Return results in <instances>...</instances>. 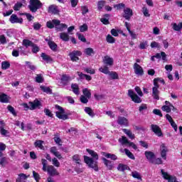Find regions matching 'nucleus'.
<instances>
[{
    "instance_id": "1",
    "label": "nucleus",
    "mask_w": 182,
    "mask_h": 182,
    "mask_svg": "<svg viewBox=\"0 0 182 182\" xmlns=\"http://www.w3.org/2000/svg\"><path fill=\"white\" fill-rule=\"evenodd\" d=\"M88 154L91 156L89 157L87 156H84V161L90 168H93L95 171H99V166H97V160H99V155L95 151L87 149Z\"/></svg>"
},
{
    "instance_id": "2",
    "label": "nucleus",
    "mask_w": 182,
    "mask_h": 182,
    "mask_svg": "<svg viewBox=\"0 0 182 182\" xmlns=\"http://www.w3.org/2000/svg\"><path fill=\"white\" fill-rule=\"evenodd\" d=\"M46 26L47 28H49V29H53V28L55 26L56 30L60 31V32H63V31L68 29V25L60 23V21L58 19H53L52 21H48Z\"/></svg>"
},
{
    "instance_id": "3",
    "label": "nucleus",
    "mask_w": 182,
    "mask_h": 182,
    "mask_svg": "<svg viewBox=\"0 0 182 182\" xmlns=\"http://www.w3.org/2000/svg\"><path fill=\"white\" fill-rule=\"evenodd\" d=\"M21 106L24 110H35L42 107V102L38 100H35L33 102H29L28 105L27 103H23Z\"/></svg>"
},
{
    "instance_id": "4",
    "label": "nucleus",
    "mask_w": 182,
    "mask_h": 182,
    "mask_svg": "<svg viewBox=\"0 0 182 182\" xmlns=\"http://www.w3.org/2000/svg\"><path fill=\"white\" fill-rule=\"evenodd\" d=\"M55 109H57V111L55 112L56 117L61 120H68V119H69L68 114H65V109H63L62 107L55 105Z\"/></svg>"
},
{
    "instance_id": "5",
    "label": "nucleus",
    "mask_w": 182,
    "mask_h": 182,
    "mask_svg": "<svg viewBox=\"0 0 182 182\" xmlns=\"http://www.w3.org/2000/svg\"><path fill=\"white\" fill-rule=\"evenodd\" d=\"M157 80H159V78H155L154 80V87H152V97L156 100H159L160 99V91L159 90L160 85L157 83Z\"/></svg>"
},
{
    "instance_id": "6",
    "label": "nucleus",
    "mask_w": 182,
    "mask_h": 182,
    "mask_svg": "<svg viewBox=\"0 0 182 182\" xmlns=\"http://www.w3.org/2000/svg\"><path fill=\"white\" fill-rule=\"evenodd\" d=\"M28 8L31 12H36L38 9L42 8V3L39 0H30Z\"/></svg>"
},
{
    "instance_id": "7",
    "label": "nucleus",
    "mask_w": 182,
    "mask_h": 182,
    "mask_svg": "<svg viewBox=\"0 0 182 182\" xmlns=\"http://www.w3.org/2000/svg\"><path fill=\"white\" fill-rule=\"evenodd\" d=\"M128 96L131 97V99L132 100L133 102H134V103H141V99L139 96H137L136 93H134V90H129Z\"/></svg>"
},
{
    "instance_id": "8",
    "label": "nucleus",
    "mask_w": 182,
    "mask_h": 182,
    "mask_svg": "<svg viewBox=\"0 0 182 182\" xmlns=\"http://www.w3.org/2000/svg\"><path fill=\"white\" fill-rule=\"evenodd\" d=\"M134 70L135 75H137V76H143L144 75V70H143V67L139 65L137 63H135L134 64Z\"/></svg>"
},
{
    "instance_id": "9",
    "label": "nucleus",
    "mask_w": 182,
    "mask_h": 182,
    "mask_svg": "<svg viewBox=\"0 0 182 182\" xmlns=\"http://www.w3.org/2000/svg\"><path fill=\"white\" fill-rule=\"evenodd\" d=\"M161 173L163 176V178L165 180H168V182H178L175 176L168 175V173L167 172H165L164 170L161 169Z\"/></svg>"
},
{
    "instance_id": "10",
    "label": "nucleus",
    "mask_w": 182,
    "mask_h": 182,
    "mask_svg": "<svg viewBox=\"0 0 182 182\" xmlns=\"http://www.w3.org/2000/svg\"><path fill=\"white\" fill-rule=\"evenodd\" d=\"M46 171L49 176L51 177H55V176H59V172L55 168V166L53 165H48L46 169Z\"/></svg>"
},
{
    "instance_id": "11",
    "label": "nucleus",
    "mask_w": 182,
    "mask_h": 182,
    "mask_svg": "<svg viewBox=\"0 0 182 182\" xmlns=\"http://www.w3.org/2000/svg\"><path fill=\"white\" fill-rule=\"evenodd\" d=\"M69 56L73 62H76L79 60V57L77 56H82V52L79 50H74L70 53Z\"/></svg>"
},
{
    "instance_id": "12",
    "label": "nucleus",
    "mask_w": 182,
    "mask_h": 182,
    "mask_svg": "<svg viewBox=\"0 0 182 182\" xmlns=\"http://www.w3.org/2000/svg\"><path fill=\"white\" fill-rule=\"evenodd\" d=\"M151 129L158 137H163V132H161V129L160 127L156 124H151Z\"/></svg>"
},
{
    "instance_id": "13",
    "label": "nucleus",
    "mask_w": 182,
    "mask_h": 182,
    "mask_svg": "<svg viewBox=\"0 0 182 182\" xmlns=\"http://www.w3.org/2000/svg\"><path fill=\"white\" fill-rule=\"evenodd\" d=\"M161 150V156L164 160H167V151H168V149H167V146H166V144H162L160 146Z\"/></svg>"
},
{
    "instance_id": "14",
    "label": "nucleus",
    "mask_w": 182,
    "mask_h": 182,
    "mask_svg": "<svg viewBox=\"0 0 182 182\" xmlns=\"http://www.w3.org/2000/svg\"><path fill=\"white\" fill-rule=\"evenodd\" d=\"M50 152L51 153V154H53V156L57 157L58 160H60L62 159V154H60V152H59V151H58V148L56 146H52L50 149Z\"/></svg>"
},
{
    "instance_id": "15",
    "label": "nucleus",
    "mask_w": 182,
    "mask_h": 182,
    "mask_svg": "<svg viewBox=\"0 0 182 182\" xmlns=\"http://www.w3.org/2000/svg\"><path fill=\"white\" fill-rule=\"evenodd\" d=\"M9 21L11 23H22V22H23V19L18 18L16 14H12L9 18Z\"/></svg>"
},
{
    "instance_id": "16",
    "label": "nucleus",
    "mask_w": 182,
    "mask_h": 182,
    "mask_svg": "<svg viewBox=\"0 0 182 182\" xmlns=\"http://www.w3.org/2000/svg\"><path fill=\"white\" fill-rule=\"evenodd\" d=\"M117 123L118 124H120V126H129V120H127L124 117H119Z\"/></svg>"
},
{
    "instance_id": "17",
    "label": "nucleus",
    "mask_w": 182,
    "mask_h": 182,
    "mask_svg": "<svg viewBox=\"0 0 182 182\" xmlns=\"http://www.w3.org/2000/svg\"><path fill=\"white\" fill-rule=\"evenodd\" d=\"M103 62L107 66H113L114 60L112 58L109 57V55H106L104 57Z\"/></svg>"
},
{
    "instance_id": "18",
    "label": "nucleus",
    "mask_w": 182,
    "mask_h": 182,
    "mask_svg": "<svg viewBox=\"0 0 182 182\" xmlns=\"http://www.w3.org/2000/svg\"><path fill=\"white\" fill-rule=\"evenodd\" d=\"M124 18H125V19H127V21L130 19L131 16H133V11L129 8H126L124 10Z\"/></svg>"
},
{
    "instance_id": "19",
    "label": "nucleus",
    "mask_w": 182,
    "mask_h": 182,
    "mask_svg": "<svg viewBox=\"0 0 182 182\" xmlns=\"http://www.w3.org/2000/svg\"><path fill=\"white\" fill-rule=\"evenodd\" d=\"M145 156H146L147 160L149 161V163H152L153 161L154 160V158H155L154 153H153L150 151H146Z\"/></svg>"
},
{
    "instance_id": "20",
    "label": "nucleus",
    "mask_w": 182,
    "mask_h": 182,
    "mask_svg": "<svg viewBox=\"0 0 182 182\" xmlns=\"http://www.w3.org/2000/svg\"><path fill=\"white\" fill-rule=\"evenodd\" d=\"M10 100L11 97H8L6 94L0 93V102H1V103H8Z\"/></svg>"
},
{
    "instance_id": "21",
    "label": "nucleus",
    "mask_w": 182,
    "mask_h": 182,
    "mask_svg": "<svg viewBox=\"0 0 182 182\" xmlns=\"http://www.w3.org/2000/svg\"><path fill=\"white\" fill-rule=\"evenodd\" d=\"M102 156H104V157H106L107 159H110L111 160H117V156L113 154H109L106 152H102Z\"/></svg>"
},
{
    "instance_id": "22",
    "label": "nucleus",
    "mask_w": 182,
    "mask_h": 182,
    "mask_svg": "<svg viewBox=\"0 0 182 182\" xmlns=\"http://www.w3.org/2000/svg\"><path fill=\"white\" fill-rule=\"evenodd\" d=\"M26 180H28V176L24 173H20L16 182H26Z\"/></svg>"
},
{
    "instance_id": "23",
    "label": "nucleus",
    "mask_w": 182,
    "mask_h": 182,
    "mask_svg": "<svg viewBox=\"0 0 182 182\" xmlns=\"http://www.w3.org/2000/svg\"><path fill=\"white\" fill-rule=\"evenodd\" d=\"M102 161H104V164L108 170H112L113 168L112 161L107 160L106 158H102Z\"/></svg>"
},
{
    "instance_id": "24",
    "label": "nucleus",
    "mask_w": 182,
    "mask_h": 182,
    "mask_svg": "<svg viewBox=\"0 0 182 182\" xmlns=\"http://www.w3.org/2000/svg\"><path fill=\"white\" fill-rule=\"evenodd\" d=\"M60 38L63 41V42H69V34L68 33H60L59 34Z\"/></svg>"
},
{
    "instance_id": "25",
    "label": "nucleus",
    "mask_w": 182,
    "mask_h": 182,
    "mask_svg": "<svg viewBox=\"0 0 182 182\" xmlns=\"http://www.w3.org/2000/svg\"><path fill=\"white\" fill-rule=\"evenodd\" d=\"M41 58L46 62V63H51V62L53 61V60L52 59V58H50V56L43 53H41Z\"/></svg>"
},
{
    "instance_id": "26",
    "label": "nucleus",
    "mask_w": 182,
    "mask_h": 182,
    "mask_svg": "<svg viewBox=\"0 0 182 182\" xmlns=\"http://www.w3.org/2000/svg\"><path fill=\"white\" fill-rule=\"evenodd\" d=\"M48 12H49V14H56L59 12V11L58 10V7H56V6L51 5L48 8Z\"/></svg>"
},
{
    "instance_id": "27",
    "label": "nucleus",
    "mask_w": 182,
    "mask_h": 182,
    "mask_svg": "<svg viewBox=\"0 0 182 182\" xmlns=\"http://www.w3.org/2000/svg\"><path fill=\"white\" fill-rule=\"evenodd\" d=\"M71 89L75 95H80V91H79V85L77 84H72Z\"/></svg>"
},
{
    "instance_id": "28",
    "label": "nucleus",
    "mask_w": 182,
    "mask_h": 182,
    "mask_svg": "<svg viewBox=\"0 0 182 182\" xmlns=\"http://www.w3.org/2000/svg\"><path fill=\"white\" fill-rule=\"evenodd\" d=\"M84 53L85 55H87V56H92V55H95V50L92 48H85Z\"/></svg>"
},
{
    "instance_id": "29",
    "label": "nucleus",
    "mask_w": 182,
    "mask_h": 182,
    "mask_svg": "<svg viewBox=\"0 0 182 182\" xmlns=\"http://www.w3.org/2000/svg\"><path fill=\"white\" fill-rule=\"evenodd\" d=\"M48 45L51 50H56V48H58V45H56L55 43L52 41H48Z\"/></svg>"
},
{
    "instance_id": "30",
    "label": "nucleus",
    "mask_w": 182,
    "mask_h": 182,
    "mask_svg": "<svg viewBox=\"0 0 182 182\" xmlns=\"http://www.w3.org/2000/svg\"><path fill=\"white\" fill-rule=\"evenodd\" d=\"M82 93L84 96H85V97H87V99H90V97H92V93H90V90L87 88L83 89Z\"/></svg>"
},
{
    "instance_id": "31",
    "label": "nucleus",
    "mask_w": 182,
    "mask_h": 182,
    "mask_svg": "<svg viewBox=\"0 0 182 182\" xmlns=\"http://www.w3.org/2000/svg\"><path fill=\"white\" fill-rule=\"evenodd\" d=\"M41 90L44 92V93H47L48 95H52V89L49 87L41 86Z\"/></svg>"
},
{
    "instance_id": "32",
    "label": "nucleus",
    "mask_w": 182,
    "mask_h": 182,
    "mask_svg": "<svg viewBox=\"0 0 182 182\" xmlns=\"http://www.w3.org/2000/svg\"><path fill=\"white\" fill-rule=\"evenodd\" d=\"M99 70L100 72H102V73H104L105 75H109L110 73V71H109V68L106 65L100 68Z\"/></svg>"
},
{
    "instance_id": "33",
    "label": "nucleus",
    "mask_w": 182,
    "mask_h": 182,
    "mask_svg": "<svg viewBox=\"0 0 182 182\" xmlns=\"http://www.w3.org/2000/svg\"><path fill=\"white\" fill-rule=\"evenodd\" d=\"M85 113H87V114H89V116H90L91 117H95V112H93V109H92V108L86 107L85 108Z\"/></svg>"
},
{
    "instance_id": "34",
    "label": "nucleus",
    "mask_w": 182,
    "mask_h": 182,
    "mask_svg": "<svg viewBox=\"0 0 182 182\" xmlns=\"http://www.w3.org/2000/svg\"><path fill=\"white\" fill-rule=\"evenodd\" d=\"M123 132L124 133H125V134H127V136H128V137H129V139H134V134L132 132V131L127 129H124Z\"/></svg>"
},
{
    "instance_id": "35",
    "label": "nucleus",
    "mask_w": 182,
    "mask_h": 182,
    "mask_svg": "<svg viewBox=\"0 0 182 182\" xmlns=\"http://www.w3.org/2000/svg\"><path fill=\"white\" fill-rule=\"evenodd\" d=\"M34 144H35L36 147H38V149H40L41 150H43V149H45L43 147V141H42V140L36 141Z\"/></svg>"
},
{
    "instance_id": "36",
    "label": "nucleus",
    "mask_w": 182,
    "mask_h": 182,
    "mask_svg": "<svg viewBox=\"0 0 182 182\" xmlns=\"http://www.w3.org/2000/svg\"><path fill=\"white\" fill-rule=\"evenodd\" d=\"M23 45L26 48H29V46H33V43L28 39H24L23 40Z\"/></svg>"
},
{
    "instance_id": "37",
    "label": "nucleus",
    "mask_w": 182,
    "mask_h": 182,
    "mask_svg": "<svg viewBox=\"0 0 182 182\" xmlns=\"http://www.w3.org/2000/svg\"><path fill=\"white\" fill-rule=\"evenodd\" d=\"M106 41L108 43H114L116 42V39L110 34H108L106 37Z\"/></svg>"
},
{
    "instance_id": "38",
    "label": "nucleus",
    "mask_w": 182,
    "mask_h": 182,
    "mask_svg": "<svg viewBox=\"0 0 182 182\" xmlns=\"http://www.w3.org/2000/svg\"><path fill=\"white\" fill-rule=\"evenodd\" d=\"M41 164L43 166V168H42L43 171H46V170L48 169V161L45 159H42Z\"/></svg>"
},
{
    "instance_id": "39",
    "label": "nucleus",
    "mask_w": 182,
    "mask_h": 182,
    "mask_svg": "<svg viewBox=\"0 0 182 182\" xmlns=\"http://www.w3.org/2000/svg\"><path fill=\"white\" fill-rule=\"evenodd\" d=\"M109 76H110L111 79H112L113 80L119 79V75L116 72H109Z\"/></svg>"
},
{
    "instance_id": "40",
    "label": "nucleus",
    "mask_w": 182,
    "mask_h": 182,
    "mask_svg": "<svg viewBox=\"0 0 182 182\" xmlns=\"http://www.w3.org/2000/svg\"><path fill=\"white\" fill-rule=\"evenodd\" d=\"M70 80H72V79L67 75H64L61 77V81L63 82V83H68V82H70Z\"/></svg>"
},
{
    "instance_id": "41",
    "label": "nucleus",
    "mask_w": 182,
    "mask_h": 182,
    "mask_svg": "<svg viewBox=\"0 0 182 182\" xmlns=\"http://www.w3.org/2000/svg\"><path fill=\"white\" fill-rule=\"evenodd\" d=\"M124 151H125V154H127L128 157L132 160H134V159H136L134 157V155L130 151H129V149H124Z\"/></svg>"
},
{
    "instance_id": "42",
    "label": "nucleus",
    "mask_w": 182,
    "mask_h": 182,
    "mask_svg": "<svg viewBox=\"0 0 182 182\" xmlns=\"http://www.w3.org/2000/svg\"><path fill=\"white\" fill-rule=\"evenodd\" d=\"M105 5H106V1H98V3H97L98 11H102L103 9V6H105Z\"/></svg>"
},
{
    "instance_id": "43",
    "label": "nucleus",
    "mask_w": 182,
    "mask_h": 182,
    "mask_svg": "<svg viewBox=\"0 0 182 182\" xmlns=\"http://www.w3.org/2000/svg\"><path fill=\"white\" fill-rule=\"evenodd\" d=\"M73 161H75L76 164H80V156L77 154H75L73 156Z\"/></svg>"
},
{
    "instance_id": "44",
    "label": "nucleus",
    "mask_w": 182,
    "mask_h": 182,
    "mask_svg": "<svg viewBox=\"0 0 182 182\" xmlns=\"http://www.w3.org/2000/svg\"><path fill=\"white\" fill-rule=\"evenodd\" d=\"M119 141L121 143V144H129V143L126 136H122V138H119Z\"/></svg>"
},
{
    "instance_id": "45",
    "label": "nucleus",
    "mask_w": 182,
    "mask_h": 182,
    "mask_svg": "<svg viewBox=\"0 0 182 182\" xmlns=\"http://www.w3.org/2000/svg\"><path fill=\"white\" fill-rule=\"evenodd\" d=\"M127 166L123 164H119L117 166V170H119V171H124L125 170H127Z\"/></svg>"
},
{
    "instance_id": "46",
    "label": "nucleus",
    "mask_w": 182,
    "mask_h": 182,
    "mask_svg": "<svg viewBox=\"0 0 182 182\" xmlns=\"http://www.w3.org/2000/svg\"><path fill=\"white\" fill-rule=\"evenodd\" d=\"M171 26L173 31H176L177 32H180L181 31V28L180 27V23L177 24L176 23H173Z\"/></svg>"
},
{
    "instance_id": "47",
    "label": "nucleus",
    "mask_w": 182,
    "mask_h": 182,
    "mask_svg": "<svg viewBox=\"0 0 182 182\" xmlns=\"http://www.w3.org/2000/svg\"><path fill=\"white\" fill-rule=\"evenodd\" d=\"M43 77L41 74H38L36 77V82L37 83H43Z\"/></svg>"
},
{
    "instance_id": "48",
    "label": "nucleus",
    "mask_w": 182,
    "mask_h": 182,
    "mask_svg": "<svg viewBox=\"0 0 182 182\" xmlns=\"http://www.w3.org/2000/svg\"><path fill=\"white\" fill-rule=\"evenodd\" d=\"M52 164L54 165L55 167H60V162L56 158H53L52 159Z\"/></svg>"
},
{
    "instance_id": "49",
    "label": "nucleus",
    "mask_w": 182,
    "mask_h": 182,
    "mask_svg": "<svg viewBox=\"0 0 182 182\" xmlns=\"http://www.w3.org/2000/svg\"><path fill=\"white\" fill-rule=\"evenodd\" d=\"M132 177H134V178H137V180H141V176H140V173H139V172L136 171L132 173Z\"/></svg>"
},
{
    "instance_id": "50",
    "label": "nucleus",
    "mask_w": 182,
    "mask_h": 182,
    "mask_svg": "<svg viewBox=\"0 0 182 182\" xmlns=\"http://www.w3.org/2000/svg\"><path fill=\"white\" fill-rule=\"evenodd\" d=\"M151 163L152 164H163V161L160 158H158V159L154 158V160Z\"/></svg>"
},
{
    "instance_id": "51",
    "label": "nucleus",
    "mask_w": 182,
    "mask_h": 182,
    "mask_svg": "<svg viewBox=\"0 0 182 182\" xmlns=\"http://www.w3.org/2000/svg\"><path fill=\"white\" fill-rule=\"evenodd\" d=\"M11 66V64L9 62H3L1 64V68L2 69H4L5 70H6V69H9Z\"/></svg>"
},
{
    "instance_id": "52",
    "label": "nucleus",
    "mask_w": 182,
    "mask_h": 182,
    "mask_svg": "<svg viewBox=\"0 0 182 182\" xmlns=\"http://www.w3.org/2000/svg\"><path fill=\"white\" fill-rule=\"evenodd\" d=\"M22 3L21 2H17L14 6L13 7L14 11H19L21 9V8H22Z\"/></svg>"
},
{
    "instance_id": "53",
    "label": "nucleus",
    "mask_w": 182,
    "mask_h": 182,
    "mask_svg": "<svg viewBox=\"0 0 182 182\" xmlns=\"http://www.w3.org/2000/svg\"><path fill=\"white\" fill-rule=\"evenodd\" d=\"M26 65H27L28 68L31 69V70H36V67L33 65H32V63L29 61H26Z\"/></svg>"
},
{
    "instance_id": "54",
    "label": "nucleus",
    "mask_w": 182,
    "mask_h": 182,
    "mask_svg": "<svg viewBox=\"0 0 182 182\" xmlns=\"http://www.w3.org/2000/svg\"><path fill=\"white\" fill-rule=\"evenodd\" d=\"M7 109H8L9 112H11V113L12 114L13 116H16V112H15V109L14 108V107L9 105L7 107Z\"/></svg>"
},
{
    "instance_id": "55",
    "label": "nucleus",
    "mask_w": 182,
    "mask_h": 182,
    "mask_svg": "<svg viewBox=\"0 0 182 182\" xmlns=\"http://www.w3.org/2000/svg\"><path fill=\"white\" fill-rule=\"evenodd\" d=\"M33 178H35L36 181L39 182V181L41 180V176L39 175V173H38L35 171H33Z\"/></svg>"
},
{
    "instance_id": "56",
    "label": "nucleus",
    "mask_w": 182,
    "mask_h": 182,
    "mask_svg": "<svg viewBox=\"0 0 182 182\" xmlns=\"http://www.w3.org/2000/svg\"><path fill=\"white\" fill-rule=\"evenodd\" d=\"M0 133L2 136H6L8 134V130L4 128V126H0Z\"/></svg>"
},
{
    "instance_id": "57",
    "label": "nucleus",
    "mask_w": 182,
    "mask_h": 182,
    "mask_svg": "<svg viewBox=\"0 0 182 182\" xmlns=\"http://www.w3.org/2000/svg\"><path fill=\"white\" fill-rule=\"evenodd\" d=\"M161 109L163 112H166V113H170V112H171V108L170 106L164 105L162 106Z\"/></svg>"
},
{
    "instance_id": "58",
    "label": "nucleus",
    "mask_w": 182,
    "mask_h": 182,
    "mask_svg": "<svg viewBox=\"0 0 182 182\" xmlns=\"http://www.w3.org/2000/svg\"><path fill=\"white\" fill-rule=\"evenodd\" d=\"M85 72L87 73H90V75H95L96 73V70L93 68H85L84 69Z\"/></svg>"
},
{
    "instance_id": "59",
    "label": "nucleus",
    "mask_w": 182,
    "mask_h": 182,
    "mask_svg": "<svg viewBox=\"0 0 182 182\" xmlns=\"http://www.w3.org/2000/svg\"><path fill=\"white\" fill-rule=\"evenodd\" d=\"M0 43H1V45H5L6 43V37H5L4 35L0 36Z\"/></svg>"
},
{
    "instance_id": "60",
    "label": "nucleus",
    "mask_w": 182,
    "mask_h": 182,
    "mask_svg": "<svg viewBox=\"0 0 182 182\" xmlns=\"http://www.w3.org/2000/svg\"><path fill=\"white\" fill-rule=\"evenodd\" d=\"M80 99L81 103H87V102H89V98H87L85 95H81Z\"/></svg>"
},
{
    "instance_id": "61",
    "label": "nucleus",
    "mask_w": 182,
    "mask_h": 182,
    "mask_svg": "<svg viewBox=\"0 0 182 182\" xmlns=\"http://www.w3.org/2000/svg\"><path fill=\"white\" fill-rule=\"evenodd\" d=\"M81 11H82V15H86V14H87V12H89V9L87 8V6H84L81 7Z\"/></svg>"
},
{
    "instance_id": "62",
    "label": "nucleus",
    "mask_w": 182,
    "mask_h": 182,
    "mask_svg": "<svg viewBox=\"0 0 182 182\" xmlns=\"http://www.w3.org/2000/svg\"><path fill=\"white\" fill-rule=\"evenodd\" d=\"M80 32H86L87 31V24L85 23L80 27Z\"/></svg>"
},
{
    "instance_id": "63",
    "label": "nucleus",
    "mask_w": 182,
    "mask_h": 182,
    "mask_svg": "<svg viewBox=\"0 0 182 182\" xmlns=\"http://www.w3.org/2000/svg\"><path fill=\"white\" fill-rule=\"evenodd\" d=\"M142 12L144 16H150V14H149V9H147L146 7L142 8Z\"/></svg>"
},
{
    "instance_id": "64",
    "label": "nucleus",
    "mask_w": 182,
    "mask_h": 182,
    "mask_svg": "<svg viewBox=\"0 0 182 182\" xmlns=\"http://www.w3.org/2000/svg\"><path fill=\"white\" fill-rule=\"evenodd\" d=\"M147 48V41L141 43L139 44V48L140 49H146Z\"/></svg>"
}]
</instances>
